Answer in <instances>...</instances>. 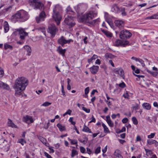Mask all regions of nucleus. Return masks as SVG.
I'll return each instance as SVG.
<instances>
[{"label":"nucleus","mask_w":158,"mask_h":158,"mask_svg":"<svg viewBox=\"0 0 158 158\" xmlns=\"http://www.w3.org/2000/svg\"><path fill=\"white\" fill-rule=\"evenodd\" d=\"M28 85V80L26 78L23 77H18L15 81L14 87L15 92V95H20Z\"/></svg>","instance_id":"1"},{"label":"nucleus","mask_w":158,"mask_h":158,"mask_svg":"<svg viewBox=\"0 0 158 158\" xmlns=\"http://www.w3.org/2000/svg\"><path fill=\"white\" fill-rule=\"evenodd\" d=\"M29 16L28 13L23 10H21L18 11L16 14L12 15V19H17L20 22H24L27 20Z\"/></svg>","instance_id":"2"},{"label":"nucleus","mask_w":158,"mask_h":158,"mask_svg":"<svg viewBox=\"0 0 158 158\" xmlns=\"http://www.w3.org/2000/svg\"><path fill=\"white\" fill-rule=\"evenodd\" d=\"M62 8L59 5H56L53 9L52 17L56 22L57 25H59L62 19V16L60 11L61 10Z\"/></svg>","instance_id":"3"},{"label":"nucleus","mask_w":158,"mask_h":158,"mask_svg":"<svg viewBox=\"0 0 158 158\" xmlns=\"http://www.w3.org/2000/svg\"><path fill=\"white\" fill-rule=\"evenodd\" d=\"M97 13L92 11L85 13L81 18V20L82 22L89 23L93 24V22L91 20L96 16Z\"/></svg>","instance_id":"4"},{"label":"nucleus","mask_w":158,"mask_h":158,"mask_svg":"<svg viewBox=\"0 0 158 158\" xmlns=\"http://www.w3.org/2000/svg\"><path fill=\"white\" fill-rule=\"evenodd\" d=\"M30 5L35 9L42 10L44 9L43 4L39 0H29Z\"/></svg>","instance_id":"5"},{"label":"nucleus","mask_w":158,"mask_h":158,"mask_svg":"<svg viewBox=\"0 0 158 158\" xmlns=\"http://www.w3.org/2000/svg\"><path fill=\"white\" fill-rule=\"evenodd\" d=\"M131 35V33L129 31L126 30H123L120 32L119 36L122 39H127L130 38Z\"/></svg>","instance_id":"6"},{"label":"nucleus","mask_w":158,"mask_h":158,"mask_svg":"<svg viewBox=\"0 0 158 158\" xmlns=\"http://www.w3.org/2000/svg\"><path fill=\"white\" fill-rule=\"evenodd\" d=\"M58 31V29L54 24H51L49 26L48 32L51 34V37L53 38Z\"/></svg>","instance_id":"7"},{"label":"nucleus","mask_w":158,"mask_h":158,"mask_svg":"<svg viewBox=\"0 0 158 158\" xmlns=\"http://www.w3.org/2000/svg\"><path fill=\"white\" fill-rule=\"evenodd\" d=\"M67 16L65 18L64 21L70 27H72L75 24V22H73L74 17L69 15H67Z\"/></svg>","instance_id":"8"},{"label":"nucleus","mask_w":158,"mask_h":158,"mask_svg":"<svg viewBox=\"0 0 158 158\" xmlns=\"http://www.w3.org/2000/svg\"><path fill=\"white\" fill-rule=\"evenodd\" d=\"M73 41V40L72 39L66 40L64 36H62L58 40V43L63 47L65 44H69L71 42Z\"/></svg>","instance_id":"9"},{"label":"nucleus","mask_w":158,"mask_h":158,"mask_svg":"<svg viewBox=\"0 0 158 158\" xmlns=\"http://www.w3.org/2000/svg\"><path fill=\"white\" fill-rule=\"evenodd\" d=\"M17 31L19 32L20 38L22 40L25 39V37L28 35V33L25 31V30L22 28L17 29Z\"/></svg>","instance_id":"10"},{"label":"nucleus","mask_w":158,"mask_h":158,"mask_svg":"<svg viewBox=\"0 0 158 158\" xmlns=\"http://www.w3.org/2000/svg\"><path fill=\"white\" fill-rule=\"evenodd\" d=\"M46 17V15L45 12L44 11H42L40 14L39 16L36 18V22L39 23L40 22L44 21Z\"/></svg>","instance_id":"11"},{"label":"nucleus","mask_w":158,"mask_h":158,"mask_svg":"<svg viewBox=\"0 0 158 158\" xmlns=\"http://www.w3.org/2000/svg\"><path fill=\"white\" fill-rule=\"evenodd\" d=\"M23 121L27 124H29L33 123L34 120L31 116L26 115L23 117Z\"/></svg>","instance_id":"12"},{"label":"nucleus","mask_w":158,"mask_h":158,"mask_svg":"<svg viewBox=\"0 0 158 158\" xmlns=\"http://www.w3.org/2000/svg\"><path fill=\"white\" fill-rule=\"evenodd\" d=\"M114 23L115 26L120 29L123 28L125 24L124 22L121 20H115Z\"/></svg>","instance_id":"13"},{"label":"nucleus","mask_w":158,"mask_h":158,"mask_svg":"<svg viewBox=\"0 0 158 158\" xmlns=\"http://www.w3.org/2000/svg\"><path fill=\"white\" fill-rule=\"evenodd\" d=\"M120 8H119L117 5L114 4L111 5V11L115 13H118L119 12Z\"/></svg>","instance_id":"14"},{"label":"nucleus","mask_w":158,"mask_h":158,"mask_svg":"<svg viewBox=\"0 0 158 158\" xmlns=\"http://www.w3.org/2000/svg\"><path fill=\"white\" fill-rule=\"evenodd\" d=\"M99 67L97 66L93 65L90 68V70L93 74H95L98 71Z\"/></svg>","instance_id":"15"},{"label":"nucleus","mask_w":158,"mask_h":158,"mask_svg":"<svg viewBox=\"0 0 158 158\" xmlns=\"http://www.w3.org/2000/svg\"><path fill=\"white\" fill-rule=\"evenodd\" d=\"M114 154L115 158H123V156L121 155V152L119 150H116Z\"/></svg>","instance_id":"16"},{"label":"nucleus","mask_w":158,"mask_h":158,"mask_svg":"<svg viewBox=\"0 0 158 158\" xmlns=\"http://www.w3.org/2000/svg\"><path fill=\"white\" fill-rule=\"evenodd\" d=\"M57 52L63 56H65V53L66 50L65 49H62L60 46H59L57 49Z\"/></svg>","instance_id":"17"},{"label":"nucleus","mask_w":158,"mask_h":158,"mask_svg":"<svg viewBox=\"0 0 158 158\" xmlns=\"http://www.w3.org/2000/svg\"><path fill=\"white\" fill-rule=\"evenodd\" d=\"M24 48L27 52V55L28 56H30L31 55V48L29 46L27 45L24 46Z\"/></svg>","instance_id":"18"},{"label":"nucleus","mask_w":158,"mask_h":158,"mask_svg":"<svg viewBox=\"0 0 158 158\" xmlns=\"http://www.w3.org/2000/svg\"><path fill=\"white\" fill-rule=\"evenodd\" d=\"M106 121L108 124L111 127L113 126L114 124L111 121L110 115L107 116L106 117Z\"/></svg>","instance_id":"19"},{"label":"nucleus","mask_w":158,"mask_h":158,"mask_svg":"<svg viewBox=\"0 0 158 158\" xmlns=\"http://www.w3.org/2000/svg\"><path fill=\"white\" fill-rule=\"evenodd\" d=\"M3 27L4 30V32L6 33L8 31L9 29V25L8 22L5 21L3 23Z\"/></svg>","instance_id":"20"},{"label":"nucleus","mask_w":158,"mask_h":158,"mask_svg":"<svg viewBox=\"0 0 158 158\" xmlns=\"http://www.w3.org/2000/svg\"><path fill=\"white\" fill-rule=\"evenodd\" d=\"M66 12L67 14L69 15H74V12L72 10L71 8L69 6H68L66 8Z\"/></svg>","instance_id":"21"},{"label":"nucleus","mask_w":158,"mask_h":158,"mask_svg":"<svg viewBox=\"0 0 158 158\" xmlns=\"http://www.w3.org/2000/svg\"><path fill=\"white\" fill-rule=\"evenodd\" d=\"M0 88L8 90L9 89V87L7 84L4 83L0 81Z\"/></svg>","instance_id":"22"},{"label":"nucleus","mask_w":158,"mask_h":158,"mask_svg":"<svg viewBox=\"0 0 158 158\" xmlns=\"http://www.w3.org/2000/svg\"><path fill=\"white\" fill-rule=\"evenodd\" d=\"M142 106L144 108L147 110H150L151 109V106L148 103H144L143 104Z\"/></svg>","instance_id":"23"},{"label":"nucleus","mask_w":158,"mask_h":158,"mask_svg":"<svg viewBox=\"0 0 158 158\" xmlns=\"http://www.w3.org/2000/svg\"><path fill=\"white\" fill-rule=\"evenodd\" d=\"M57 126L59 128L60 131H62L65 130V127L61 124L58 123L57 125Z\"/></svg>","instance_id":"24"},{"label":"nucleus","mask_w":158,"mask_h":158,"mask_svg":"<svg viewBox=\"0 0 158 158\" xmlns=\"http://www.w3.org/2000/svg\"><path fill=\"white\" fill-rule=\"evenodd\" d=\"M122 40L118 39L116 40L114 43V45L116 46H121Z\"/></svg>","instance_id":"25"},{"label":"nucleus","mask_w":158,"mask_h":158,"mask_svg":"<svg viewBox=\"0 0 158 158\" xmlns=\"http://www.w3.org/2000/svg\"><path fill=\"white\" fill-rule=\"evenodd\" d=\"M8 126L12 127H16V126L13 123L12 121L10 119H8Z\"/></svg>","instance_id":"26"},{"label":"nucleus","mask_w":158,"mask_h":158,"mask_svg":"<svg viewBox=\"0 0 158 158\" xmlns=\"http://www.w3.org/2000/svg\"><path fill=\"white\" fill-rule=\"evenodd\" d=\"M18 143H20L23 146L24 145V144L26 143V141L23 139H19L17 142Z\"/></svg>","instance_id":"27"},{"label":"nucleus","mask_w":158,"mask_h":158,"mask_svg":"<svg viewBox=\"0 0 158 158\" xmlns=\"http://www.w3.org/2000/svg\"><path fill=\"white\" fill-rule=\"evenodd\" d=\"M82 131H85L89 133H92V131H90V129L89 128L86 126H85L83 129Z\"/></svg>","instance_id":"28"},{"label":"nucleus","mask_w":158,"mask_h":158,"mask_svg":"<svg viewBox=\"0 0 158 158\" xmlns=\"http://www.w3.org/2000/svg\"><path fill=\"white\" fill-rule=\"evenodd\" d=\"M146 19H158V15H154L152 16L147 17Z\"/></svg>","instance_id":"29"},{"label":"nucleus","mask_w":158,"mask_h":158,"mask_svg":"<svg viewBox=\"0 0 158 158\" xmlns=\"http://www.w3.org/2000/svg\"><path fill=\"white\" fill-rule=\"evenodd\" d=\"M102 31L103 32L107 37H111L112 36V34L111 33L107 31L102 30Z\"/></svg>","instance_id":"30"},{"label":"nucleus","mask_w":158,"mask_h":158,"mask_svg":"<svg viewBox=\"0 0 158 158\" xmlns=\"http://www.w3.org/2000/svg\"><path fill=\"white\" fill-rule=\"evenodd\" d=\"M116 72H117L118 73L121 75L122 77L124 75V71L122 69H117L116 70Z\"/></svg>","instance_id":"31"},{"label":"nucleus","mask_w":158,"mask_h":158,"mask_svg":"<svg viewBox=\"0 0 158 158\" xmlns=\"http://www.w3.org/2000/svg\"><path fill=\"white\" fill-rule=\"evenodd\" d=\"M121 12V15L123 16H126L127 13L125 11V9L123 7H121L120 9V11Z\"/></svg>","instance_id":"32"},{"label":"nucleus","mask_w":158,"mask_h":158,"mask_svg":"<svg viewBox=\"0 0 158 158\" xmlns=\"http://www.w3.org/2000/svg\"><path fill=\"white\" fill-rule=\"evenodd\" d=\"M78 154L77 151L75 149H72L71 152V156L72 157H73L75 155Z\"/></svg>","instance_id":"33"},{"label":"nucleus","mask_w":158,"mask_h":158,"mask_svg":"<svg viewBox=\"0 0 158 158\" xmlns=\"http://www.w3.org/2000/svg\"><path fill=\"white\" fill-rule=\"evenodd\" d=\"M4 47L5 49H9L10 50H12L13 49V47L11 45L7 44H5L4 45Z\"/></svg>","instance_id":"34"},{"label":"nucleus","mask_w":158,"mask_h":158,"mask_svg":"<svg viewBox=\"0 0 158 158\" xmlns=\"http://www.w3.org/2000/svg\"><path fill=\"white\" fill-rule=\"evenodd\" d=\"M121 46L125 47L129 44V42L127 40H122Z\"/></svg>","instance_id":"35"},{"label":"nucleus","mask_w":158,"mask_h":158,"mask_svg":"<svg viewBox=\"0 0 158 158\" xmlns=\"http://www.w3.org/2000/svg\"><path fill=\"white\" fill-rule=\"evenodd\" d=\"M98 57V56L97 55H94L92 56V57L88 60V63H89L92 61L93 60H94L95 59H97Z\"/></svg>","instance_id":"36"},{"label":"nucleus","mask_w":158,"mask_h":158,"mask_svg":"<svg viewBox=\"0 0 158 158\" xmlns=\"http://www.w3.org/2000/svg\"><path fill=\"white\" fill-rule=\"evenodd\" d=\"M68 139L69 141H70L71 143L72 144H77V141L76 140H72L69 138H68Z\"/></svg>","instance_id":"37"},{"label":"nucleus","mask_w":158,"mask_h":158,"mask_svg":"<svg viewBox=\"0 0 158 158\" xmlns=\"http://www.w3.org/2000/svg\"><path fill=\"white\" fill-rule=\"evenodd\" d=\"M102 126L104 128L105 132L109 133L110 132L109 129L104 123H102Z\"/></svg>","instance_id":"38"},{"label":"nucleus","mask_w":158,"mask_h":158,"mask_svg":"<svg viewBox=\"0 0 158 158\" xmlns=\"http://www.w3.org/2000/svg\"><path fill=\"white\" fill-rule=\"evenodd\" d=\"M136 61L139 62L142 65L143 67L145 66V65L143 61L140 58H138Z\"/></svg>","instance_id":"39"},{"label":"nucleus","mask_w":158,"mask_h":158,"mask_svg":"<svg viewBox=\"0 0 158 158\" xmlns=\"http://www.w3.org/2000/svg\"><path fill=\"white\" fill-rule=\"evenodd\" d=\"M40 140L45 145H46V143H47V140L42 137H40V138H39Z\"/></svg>","instance_id":"40"},{"label":"nucleus","mask_w":158,"mask_h":158,"mask_svg":"<svg viewBox=\"0 0 158 158\" xmlns=\"http://www.w3.org/2000/svg\"><path fill=\"white\" fill-rule=\"evenodd\" d=\"M132 121L133 124L135 125H137L138 123V121L135 117H133L132 118Z\"/></svg>","instance_id":"41"},{"label":"nucleus","mask_w":158,"mask_h":158,"mask_svg":"<svg viewBox=\"0 0 158 158\" xmlns=\"http://www.w3.org/2000/svg\"><path fill=\"white\" fill-rule=\"evenodd\" d=\"M155 140L153 139H148L147 141V144L151 145L154 144Z\"/></svg>","instance_id":"42"},{"label":"nucleus","mask_w":158,"mask_h":158,"mask_svg":"<svg viewBox=\"0 0 158 158\" xmlns=\"http://www.w3.org/2000/svg\"><path fill=\"white\" fill-rule=\"evenodd\" d=\"M37 29H38L40 31L43 33L45 35V28L44 27H39L37 28Z\"/></svg>","instance_id":"43"},{"label":"nucleus","mask_w":158,"mask_h":158,"mask_svg":"<svg viewBox=\"0 0 158 158\" xmlns=\"http://www.w3.org/2000/svg\"><path fill=\"white\" fill-rule=\"evenodd\" d=\"M51 104V103L48 102H46L43 103L41 105V106H47Z\"/></svg>","instance_id":"44"},{"label":"nucleus","mask_w":158,"mask_h":158,"mask_svg":"<svg viewBox=\"0 0 158 158\" xmlns=\"http://www.w3.org/2000/svg\"><path fill=\"white\" fill-rule=\"evenodd\" d=\"M82 109L87 113H89L90 112V109H87L84 107H82Z\"/></svg>","instance_id":"45"},{"label":"nucleus","mask_w":158,"mask_h":158,"mask_svg":"<svg viewBox=\"0 0 158 158\" xmlns=\"http://www.w3.org/2000/svg\"><path fill=\"white\" fill-rule=\"evenodd\" d=\"M101 152V147H98L95 150V153L96 154H98L100 153Z\"/></svg>","instance_id":"46"},{"label":"nucleus","mask_w":158,"mask_h":158,"mask_svg":"<svg viewBox=\"0 0 158 158\" xmlns=\"http://www.w3.org/2000/svg\"><path fill=\"white\" fill-rule=\"evenodd\" d=\"M4 74V71L0 67V77H2Z\"/></svg>","instance_id":"47"},{"label":"nucleus","mask_w":158,"mask_h":158,"mask_svg":"<svg viewBox=\"0 0 158 158\" xmlns=\"http://www.w3.org/2000/svg\"><path fill=\"white\" fill-rule=\"evenodd\" d=\"M119 86L121 88H124L126 87V85L124 82H122L119 84Z\"/></svg>","instance_id":"48"},{"label":"nucleus","mask_w":158,"mask_h":158,"mask_svg":"<svg viewBox=\"0 0 158 158\" xmlns=\"http://www.w3.org/2000/svg\"><path fill=\"white\" fill-rule=\"evenodd\" d=\"M155 135V133H151L150 135H148V137L149 139H152L154 137Z\"/></svg>","instance_id":"49"},{"label":"nucleus","mask_w":158,"mask_h":158,"mask_svg":"<svg viewBox=\"0 0 158 158\" xmlns=\"http://www.w3.org/2000/svg\"><path fill=\"white\" fill-rule=\"evenodd\" d=\"M89 87H86L85 90V94H87L89 93Z\"/></svg>","instance_id":"50"},{"label":"nucleus","mask_w":158,"mask_h":158,"mask_svg":"<svg viewBox=\"0 0 158 158\" xmlns=\"http://www.w3.org/2000/svg\"><path fill=\"white\" fill-rule=\"evenodd\" d=\"M73 117H70L69 119V121L72 124L74 125L76 124L75 122L73 121Z\"/></svg>","instance_id":"51"},{"label":"nucleus","mask_w":158,"mask_h":158,"mask_svg":"<svg viewBox=\"0 0 158 158\" xmlns=\"http://www.w3.org/2000/svg\"><path fill=\"white\" fill-rule=\"evenodd\" d=\"M113 55H112L110 53H106L105 55V57L106 58H111L112 56Z\"/></svg>","instance_id":"52"},{"label":"nucleus","mask_w":158,"mask_h":158,"mask_svg":"<svg viewBox=\"0 0 158 158\" xmlns=\"http://www.w3.org/2000/svg\"><path fill=\"white\" fill-rule=\"evenodd\" d=\"M61 92L62 93V94L63 96H65V93L64 91V85H61Z\"/></svg>","instance_id":"53"},{"label":"nucleus","mask_w":158,"mask_h":158,"mask_svg":"<svg viewBox=\"0 0 158 158\" xmlns=\"http://www.w3.org/2000/svg\"><path fill=\"white\" fill-rule=\"evenodd\" d=\"M133 74L134 75H135L136 77H138L139 79L140 78H143L144 77V76L143 75H136L134 73H133Z\"/></svg>","instance_id":"54"},{"label":"nucleus","mask_w":158,"mask_h":158,"mask_svg":"<svg viewBox=\"0 0 158 158\" xmlns=\"http://www.w3.org/2000/svg\"><path fill=\"white\" fill-rule=\"evenodd\" d=\"M91 120L89 122V123H91L92 122L95 123L96 121V119L93 116V115H92V118H91Z\"/></svg>","instance_id":"55"},{"label":"nucleus","mask_w":158,"mask_h":158,"mask_svg":"<svg viewBox=\"0 0 158 158\" xmlns=\"http://www.w3.org/2000/svg\"><path fill=\"white\" fill-rule=\"evenodd\" d=\"M128 121V118H123L122 120V121L123 123H125L127 122Z\"/></svg>","instance_id":"56"},{"label":"nucleus","mask_w":158,"mask_h":158,"mask_svg":"<svg viewBox=\"0 0 158 158\" xmlns=\"http://www.w3.org/2000/svg\"><path fill=\"white\" fill-rule=\"evenodd\" d=\"M80 151L82 153H84L85 151V148L82 147H80Z\"/></svg>","instance_id":"57"},{"label":"nucleus","mask_w":158,"mask_h":158,"mask_svg":"<svg viewBox=\"0 0 158 158\" xmlns=\"http://www.w3.org/2000/svg\"><path fill=\"white\" fill-rule=\"evenodd\" d=\"M148 71V72H149V73H150V74H152L154 76H157L158 74V73L155 72H154L153 71H152V72L150 71V72H149Z\"/></svg>","instance_id":"58"},{"label":"nucleus","mask_w":158,"mask_h":158,"mask_svg":"<svg viewBox=\"0 0 158 158\" xmlns=\"http://www.w3.org/2000/svg\"><path fill=\"white\" fill-rule=\"evenodd\" d=\"M44 154L47 158H52L51 156L46 152H44Z\"/></svg>","instance_id":"59"},{"label":"nucleus","mask_w":158,"mask_h":158,"mask_svg":"<svg viewBox=\"0 0 158 158\" xmlns=\"http://www.w3.org/2000/svg\"><path fill=\"white\" fill-rule=\"evenodd\" d=\"M99 21V19H94L93 20V21H91V22H93V24L94 23V24H95L96 23H98Z\"/></svg>","instance_id":"60"},{"label":"nucleus","mask_w":158,"mask_h":158,"mask_svg":"<svg viewBox=\"0 0 158 158\" xmlns=\"http://www.w3.org/2000/svg\"><path fill=\"white\" fill-rule=\"evenodd\" d=\"M12 8L11 6H9L8 7L5 9V10L6 11H10Z\"/></svg>","instance_id":"61"},{"label":"nucleus","mask_w":158,"mask_h":158,"mask_svg":"<svg viewBox=\"0 0 158 158\" xmlns=\"http://www.w3.org/2000/svg\"><path fill=\"white\" fill-rule=\"evenodd\" d=\"M109 63L113 67H114V63L111 60H109Z\"/></svg>","instance_id":"62"},{"label":"nucleus","mask_w":158,"mask_h":158,"mask_svg":"<svg viewBox=\"0 0 158 158\" xmlns=\"http://www.w3.org/2000/svg\"><path fill=\"white\" fill-rule=\"evenodd\" d=\"M107 146H106L104 149H102V152L103 153H105L107 151Z\"/></svg>","instance_id":"63"},{"label":"nucleus","mask_w":158,"mask_h":158,"mask_svg":"<svg viewBox=\"0 0 158 158\" xmlns=\"http://www.w3.org/2000/svg\"><path fill=\"white\" fill-rule=\"evenodd\" d=\"M87 152L89 154H90L91 153V149L88 148H86Z\"/></svg>","instance_id":"64"}]
</instances>
